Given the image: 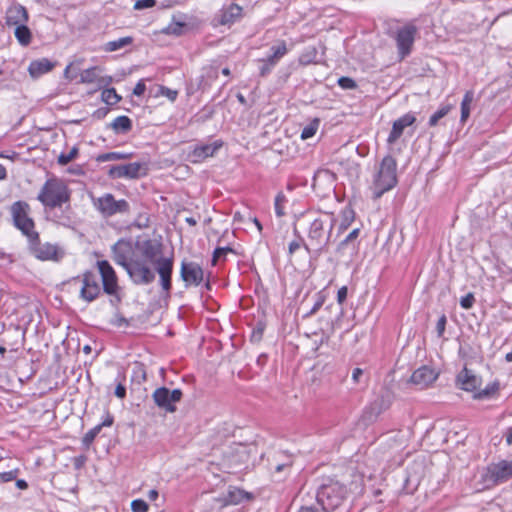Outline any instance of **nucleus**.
Returning <instances> with one entry per match:
<instances>
[{"label": "nucleus", "mask_w": 512, "mask_h": 512, "mask_svg": "<svg viewBox=\"0 0 512 512\" xmlns=\"http://www.w3.org/2000/svg\"><path fill=\"white\" fill-rule=\"evenodd\" d=\"M70 198L71 191L60 178L47 179L37 196V200L49 213L50 219L64 227H70L73 223Z\"/></svg>", "instance_id": "1"}, {"label": "nucleus", "mask_w": 512, "mask_h": 512, "mask_svg": "<svg viewBox=\"0 0 512 512\" xmlns=\"http://www.w3.org/2000/svg\"><path fill=\"white\" fill-rule=\"evenodd\" d=\"M335 222L332 213L321 214L310 222L307 242L303 244L309 253L318 257L327 248Z\"/></svg>", "instance_id": "2"}, {"label": "nucleus", "mask_w": 512, "mask_h": 512, "mask_svg": "<svg viewBox=\"0 0 512 512\" xmlns=\"http://www.w3.org/2000/svg\"><path fill=\"white\" fill-rule=\"evenodd\" d=\"M397 161L391 155H386L379 164L372 182L373 197L380 198L397 185Z\"/></svg>", "instance_id": "3"}, {"label": "nucleus", "mask_w": 512, "mask_h": 512, "mask_svg": "<svg viewBox=\"0 0 512 512\" xmlns=\"http://www.w3.org/2000/svg\"><path fill=\"white\" fill-rule=\"evenodd\" d=\"M347 495L345 485L333 478H326L317 490V502L326 512L339 507Z\"/></svg>", "instance_id": "4"}, {"label": "nucleus", "mask_w": 512, "mask_h": 512, "mask_svg": "<svg viewBox=\"0 0 512 512\" xmlns=\"http://www.w3.org/2000/svg\"><path fill=\"white\" fill-rule=\"evenodd\" d=\"M159 252V247L153 245L150 241L145 242L142 253L145 258L155 264L156 271L159 274L162 290L169 295L172 286L171 278L174 261L172 257H161L156 259Z\"/></svg>", "instance_id": "5"}, {"label": "nucleus", "mask_w": 512, "mask_h": 512, "mask_svg": "<svg viewBox=\"0 0 512 512\" xmlns=\"http://www.w3.org/2000/svg\"><path fill=\"white\" fill-rule=\"evenodd\" d=\"M28 249L35 258L41 261L59 262L65 255L64 250L57 244L42 243L38 233L33 234L28 240Z\"/></svg>", "instance_id": "6"}, {"label": "nucleus", "mask_w": 512, "mask_h": 512, "mask_svg": "<svg viewBox=\"0 0 512 512\" xmlns=\"http://www.w3.org/2000/svg\"><path fill=\"white\" fill-rule=\"evenodd\" d=\"M28 212L29 205L26 202L17 201L11 206L14 225L27 237V240L33 234H37L34 230V221L28 216Z\"/></svg>", "instance_id": "7"}, {"label": "nucleus", "mask_w": 512, "mask_h": 512, "mask_svg": "<svg viewBox=\"0 0 512 512\" xmlns=\"http://www.w3.org/2000/svg\"><path fill=\"white\" fill-rule=\"evenodd\" d=\"M95 208L104 217L116 214H124L129 211V203L124 200H116L111 193H106L94 201Z\"/></svg>", "instance_id": "8"}, {"label": "nucleus", "mask_w": 512, "mask_h": 512, "mask_svg": "<svg viewBox=\"0 0 512 512\" xmlns=\"http://www.w3.org/2000/svg\"><path fill=\"white\" fill-rule=\"evenodd\" d=\"M183 393L180 389L170 391L166 387H159L152 393L155 405L167 413L176 411V403L181 400Z\"/></svg>", "instance_id": "9"}, {"label": "nucleus", "mask_w": 512, "mask_h": 512, "mask_svg": "<svg viewBox=\"0 0 512 512\" xmlns=\"http://www.w3.org/2000/svg\"><path fill=\"white\" fill-rule=\"evenodd\" d=\"M127 266L126 272L134 284L148 285L154 281L155 273L144 260L132 259Z\"/></svg>", "instance_id": "10"}, {"label": "nucleus", "mask_w": 512, "mask_h": 512, "mask_svg": "<svg viewBox=\"0 0 512 512\" xmlns=\"http://www.w3.org/2000/svg\"><path fill=\"white\" fill-rule=\"evenodd\" d=\"M417 32V27L412 23L406 24L396 31L395 41L401 59L411 53Z\"/></svg>", "instance_id": "11"}, {"label": "nucleus", "mask_w": 512, "mask_h": 512, "mask_svg": "<svg viewBox=\"0 0 512 512\" xmlns=\"http://www.w3.org/2000/svg\"><path fill=\"white\" fill-rule=\"evenodd\" d=\"M181 279L185 282V286H199L204 279V271L196 262L183 261L180 269Z\"/></svg>", "instance_id": "12"}, {"label": "nucleus", "mask_w": 512, "mask_h": 512, "mask_svg": "<svg viewBox=\"0 0 512 512\" xmlns=\"http://www.w3.org/2000/svg\"><path fill=\"white\" fill-rule=\"evenodd\" d=\"M97 266L101 275L104 292L108 295L116 294L118 290V282L113 267L106 260L98 261Z\"/></svg>", "instance_id": "13"}, {"label": "nucleus", "mask_w": 512, "mask_h": 512, "mask_svg": "<svg viewBox=\"0 0 512 512\" xmlns=\"http://www.w3.org/2000/svg\"><path fill=\"white\" fill-rule=\"evenodd\" d=\"M143 164L139 162L128 163L124 165H115L111 166L108 175L113 178H129L135 179L140 177L142 174H145L143 171Z\"/></svg>", "instance_id": "14"}, {"label": "nucleus", "mask_w": 512, "mask_h": 512, "mask_svg": "<svg viewBox=\"0 0 512 512\" xmlns=\"http://www.w3.org/2000/svg\"><path fill=\"white\" fill-rule=\"evenodd\" d=\"M100 294V286L98 277L92 272H85L82 278V287L80 289V297L87 301H94Z\"/></svg>", "instance_id": "15"}, {"label": "nucleus", "mask_w": 512, "mask_h": 512, "mask_svg": "<svg viewBox=\"0 0 512 512\" xmlns=\"http://www.w3.org/2000/svg\"><path fill=\"white\" fill-rule=\"evenodd\" d=\"M489 479L494 483H504L512 478V460H502L498 463H493L488 467Z\"/></svg>", "instance_id": "16"}, {"label": "nucleus", "mask_w": 512, "mask_h": 512, "mask_svg": "<svg viewBox=\"0 0 512 512\" xmlns=\"http://www.w3.org/2000/svg\"><path fill=\"white\" fill-rule=\"evenodd\" d=\"M222 146L223 142L221 140H216L209 144L197 145L191 151L189 156L192 162L200 163L208 157H213Z\"/></svg>", "instance_id": "17"}, {"label": "nucleus", "mask_w": 512, "mask_h": 512, "mask_svg": "<svg viewBox=\"0 0 512 512\" xmlns=\"http://www.w3.org/2000/svg\"><path fill=\"white\" fill-rule=\"evenodd\" d=\"M438 377L434 369L428 366H422L415 370L411 375L410 381L419 389H424L432 384Z\"/></svg>", "instance_id": "18"}, {"label": "nucleus", "mask_w": 512, "mask_h": 512, "mask_svg": "<svg viewBox=\"0 0 512 512\" xmlns=\"http://www.w3.org/2000/svg\"><path fill=\"white\" fill-rule=\"evenodd\" d=\"M416 121L413 113L409 112L398 118L393 122L392 129L388 135V144H394L402 135L406 127L411 126Z\"/></svg>", "instance_id": "19"}, {"label": "nucleus", "mask_w": 512, "mask_h": 512, "mask_svg": "<svg viewBox=\"0 0 512 512\" xmlns=\"http://www.w3.org/2000/svg\"><path fill=\"white\" fill-rule=\"evenodd\" d=\"M28 20V12L26 8L20 4H13L6 11L5 21L6 25L9 27L22 25L27 23Z\"/></svg>", "instance_id": "20"}, {"label": "nucleus", "mask_w": 512, "mask_h": 512, "mask_svg": "<svg viewBox=\"0 0 512 512\" xmlns=\"http://www.w3.org/2000/svg\"><path fill=\"white\" fill-rule=\"evenodd\" d=\"M251 448L245 444H234L228 452V458L231 464L241 465L246 463L250 458Z\"/></svg>", "instance_id": "21"}, {"label": "nucleus", "mask_w": 512, "mask_h": 512, "mask_svg": "<svg viewBox=\"0 0 512 512\" xmlns=\"http://www.w3.org/2000/svg\"><path fill=\"white\" fill-rule=\"evenodd\" d=\"M242 7L232 3L227 7H223L220 11V24L231 25L242 18Z\"/></svg>", "instance_id": "22"}, {"label": "nucleus", "mask_w": 512, "mask_h": 512, "mask_svg": "<svg viewBox=\"0 0 512 512\" xmlns=\"http://www.w3.org/2000/svg\"><path fill=\"white\" fill-rule=\"evenodd\" d=\"M457 383L459 387L465 391H474L479 385V379L472 373V371L464 368L457 375Z\"/></svg>", "instance_id": "23"}, {"label": "nucleus", "mask_w": 512, "mask_h": 512, "mask_svg": "<svg viewBox=\"0 0 512 512\" xmlns=\"http://www.w3.org/2000/svg\"><path fill=\"white\" fill-rule=\"evenodd\" d=\"M52 68H53V64L48 59L43 58V59L31 62L28 67V71L32 77L37 78V77L49 72L50 70H52Z\"/></svg>", "instance_id": "24"}, {"label": "nucleus", "mask_w": 512, "mask_h": 512, "mask_svg": "<svg viewBox=\"0 0 512 512\" xmlns=\"http://www.w3.org/2000/svg\"><path fill=\"white\" fill-rule=\"evenodd\" d=\"M250 499L249 493L244 490L233 488L230 489L224 498L225 505H237L244 500Z\"/></svg>", "instance_id": "25"}, {"label": "nucleus", "mask_w": 512, "mask_h": 512, "mask_svg": "<svg viewBox=\"0 0 512 512\" xmlns=\"http://www.w3.org/2000/svg\"><path fill=\"white\" fill-rule=\"evenodd\" d=\"M111 128L115 133H127L132 128V121L128 116L122 115L116 117L111 123Z\"/></svg>", "instance_id": "26"}, {"label": "nucleus", "mask_w": 512, "mask_h": 512, "mask_svg": "<svg viewBox=\"0 0 512 512\" xmlns=\"http://www.w3.org/2000/svg\"><path fill=\"white\" fill-rule=\"evenodd\" d=\"M134 39L131 36H126L119 38L117 40L108 41L104 44L103 50L105 52H114L117 50H120L122 48H125L126 46H129L133 43Z\"/></svg>", "instance_id": "27"}, {"label": "nucleus", "mask_w": 512, "mask_h": 512, "mask_svg": "<svg viewBox=\"0 0 512 512\" xmlns=\"http://www.w3.org/2000/svg\"><path fill=\"white\" fill-rule=\"evenodd\" d=\"M26 24L16 26L14 31L17 41L22 46H28L32 40V33Z\"/></svg>", "instance_id": "28"}, {"label": "nucleus", "mask_w": 512, "mask_h": 512, "mask_svg": "<svg viewBox=\"0 0 512 512\" xmlns=\"http://www.w3.org/2000/svg\"><path fill=\"white\" fill-rule=\"evenodd\" d=\"M270 50L272 54L267 58L270 59L271 64H277L288 52L285 41H279L276 45H273Z\"/></svg>", "instance_id": "29"}, {"label": "nucleus", "mask_w": 512, "mask_h": 512, "mask_svg": "<svg viewBox=\"0 0 512 512\" xmlns=\"http://www.w3.org/2000/svg\"><path fill=\"white\" fill-rule=\"evenodd\" d=\"M474 100V93L472 91H467L464 94V97L461 102V117L460 121L462 123L466 122V120L469 118L470 110H471V104Z\"/></svg>", "instance_id": "30"}, {"label": "nucleus", "mask_w": 512, "mask_h": 512, "mask_svg": "<svg viewBox=\"0 0 512 512\" xmlns=\"http://www.w3.org/2000/svg\"><path fill=\"white\" fill-rule=\"evenodd\" d=\"M500 388L499 382L495 381L488 384L484 389L480 390L474 395L475 399H487L494 396Z\"/></svg>", "instance_id": "31"}, {"label": "nucleus", "mask_w": 512, "mask_h": 512, "mask_svg": "<svg viewBox=\"0 0 512 512\" xmlns=\"http://www.w3.org/2000/svg\"><path fill=\"white\" fill-rule=\"evenodd\" d=\"M98 68L97 67H91L86 70H84L80 75V80L82 83H101L102 80L99 78L97 74Z\"/></svg>", "instance_id": "32"}, {"label": "nucleus", "mask_w": 512, "mask_h": 512, "mask_svg": "<svg viewBox=\"0 0 512 512\" xmlns=\"http://www.w3.org/2000/svg\"><path fill=\"white\" fill-rule=\"evenodd\" d=\"M114 261L127 270V265L132 262V259H128L125 253L121 250V244L117 243L113 246Z\"/></svg>", "instance_id": "33"}, {"label": "nucleus", "mask_w": 512, "mask_h": 512, "mask_svg": "<svg viewBox=\"0 0 512 512\" xmlns=\"http://www.w3.org/2000/svg\"><path fill=\"white\" fill-rule=\"evenodd\" d=\"M452 109L451 105H443L441 106L434 114H432L429 118L428 125L430 127H434L438 124V122L445 117Z\"/></svg>", "instance_id": "34"}, {"label": "nucleus", "mask_w": 512, "mask_h": 512, "mask_svg": "<svg viewBox=\"0 0 512 512\" xmlns=\"http://www.w3.org/2000/svg\"><path fill=\"white\" fill-rule=\"evenodd\" d=\"M320 125V120L318 118H314L309 124H307L301 131V139L307 140L313 137Z\"/></svg>", "instance_id": "35"}, {"label": "nucleus", "mask_w": 512, "mask_h": 512, "mask_svg": "<svg viewBox=\"0 0 512 512\" xmlns=\"http://www.w3.org/2000/svg\"><path fill=\"white\" fill-rule=\"evenodd\" d=\"M130 155L122 152H108L97 156L98 162L117 161L129 158Z\"/></svg>", "instance_id": "36"}, {"label": "nucleus", "mask_w": 512, "mask_h": 512, "mask_svg": "<svg viewBox=\"0 0 512 512\" xmlns=\"http://www.w3.org/2000/svg\"><path fill=\"white\" fill-rule=\"evenodd\" d=\"M101 96L102 100L108 105H115L121 100L114 88L104 89Z\"/></svg>", "instance_id": "37"}, {"label": "nucleus", "mask_w": 512, "mask_h": 512, "mask_svg": "<svg viewBox=\"0 0 512 512\" xmlns=\"http://www.w3.org/2000/svg\"><path fill=\"white\" fill-rule=\"evenodd\" d=\"M185 25L181 22H172L167 25L162 32L167 35H176L179 36L183 33Z\"/></svg>", "instance_id": "38"}, {"label": "nucleus", "mask_w": 512, "mask_h": 512, "mask_svg": "<svg viewBox=\"0 0 512 512\" xmlns=\"http://www.w3.org/2000/svg\"><path fill=\"white\" fill-rule=\"evenodd\" d=\"M286 201H287L286 196L282 192H279L276 195L274 206H275V213L278 217H282L285 215L284 204L286 203Z\"/></svg>", "instance_id": "39"}, {"label": "nucleus", "mask_w": 512, "mask_h": 512, "mask_svg": "<svg viewBox=\"0 0 512 512\" xmlns=\"http://www.w3.org/2000/svg\"><path fill=\"white\" fill-rule=\"evenodd\" d=\"M101 429L102 425H96L95 427L90 429L82 439L83 444L86 447L90 446L94 439L97 437V435L100 433Z\"/></svg>", "instance_id": "40"}, {"label": "nucleus", "mask_w": 512, "mask_h": 512, "mask_svg": "<svg viewBox=\"0 0 512 512\" xmlns=\"http://www.w3.org/2000/svg\"><path fill=\"white\" fill-rule=\"evenodd\" d=\"M156 95L167 97L170 101L174 102L178 96V91L159 85Z\"/></svg>", "instance_id": "41"}, {"label": "nucleus", "mask_w": 512, "mask_h": 512, "mask_svg": "<svg viewBox=\"0 0 512 512\" xmlns=\"http://www.w3.org/2000/svg\"><path fill=\"white\" fill-rule=\"evenodd\" d=\"M78 154V148L74 146L68 153H62L58 157V163L60 165H67L72 160L75 159V157Z\"/></svg>", "instance_id": "42"}, {"label": "nucleus", "mask_w": 512, "mask_h": 512, "mask_svg": "<svg viewBox=\"0 0 512 512\" xmlns=\"http://www.w3.org/2000/svg\"><path fill=\"white\" fill-rule=\"evenodd\" d=\"M354 220V213L351 210L343 211V220L338 227V233L345 231Z\"/></svg>", "instance_id": "43"}, {"label": "nucleus", "mask_w": 512, "mask_h": 512, "mask_svg": "<svg viewBox=\"0 0 512 512\" xmlns=\"http://www.w3.org/2000/svg\"><path fill=\"white\" fill-rule=\"evenodd\" d=\"M337 83L342 89H345V90H352L357 87L355 80H353L350 77H346V76L340 77L338 79Z\"/></svg>", "instance_id": "44"}, {"label": "nucleus", "mask_w": 512, "mask_h": 512, "mask_svg": "<svg viewBox=\"0 0 512 512\" xmlns=\"http://www.w3.org/2000/svg\"><path fill=\"white\" fill-rule=\"evenodd\" d=\"M360 229L354 228L339 244V249H343L346 245L353 243L359 236Z\"/></svg>", "instance_id": "45"}, {"label": "nucleus", "mask_w": 512, "mask_h": 512, "mask_svg": "<svg viewBox=\"0 0 512 512\" xmlns=\"http://www.w3.org/2000/svg\"><path fill=\"white\" fill-rule=\"evenodd\" d=\"M475 303V297L473 293H468L460 299V306L463 309H471Z\"/></svg>", "instance_id": "46"}, {"label": "nucleus", "mask_w": 512, "mask_h": 512, "mask_svg": "<svg viewBox=\"0 0 512 512\" xmlns=\"http://www.w3.org/2000/svg\"><path fill=\"white\" fill-rule=\"evenodd\" d=\"M260 62L262 63V65L259 68V72H260V75L263 77L268 75L272 71V69L277 65V64H271L269 58L261 59Z\"/></svg>", "instance_id": "47"}, {"label": "nucleus", "mask_w": 512, "mask_h": 512, "mask_svg": "<svg viewBox=\"0 0 512 512\" xmlns=\"http://www.w3.org/2000/svg\"><path fill=\"white\" fill-rule=\"evenodd\" d=\"M132 512H147L148 504L142 499H135L131 503Z\"/></svg>", "instance_id": "48"}, {"label": "nucleus", "mask_w": 512, "mask_h": 512, "mask_svg": "<svg viewBox=\"0 0 512 512\" xmlns=\"http://www.w3.org/2000/svg\"><path fill=\"white\" fill-rule=\"evenodd\" d=\"M229 252H232V249L229 247L216 248L213 253V259H212L213 265H215L220 258H222V257L224 258Z\"/></svg>", "instance_id": "49"}, {"label": "nucleus", "mask_w": 512, "mask_h": 512, "mask_svg": "<svg viewBox=\"0 0 512 512\" xmlns=\"http://www.w3.org/2000/svg\"><path fill=\"white\" fill-rule=\"evenodd\" d=\"M19 470L13 469L7 472H1L0 473V481L3 483L10 482L18 476Z\"/></svg>", "instance_id": "50"}, {"label": "nucleus", "mask_w": 512, "mask_h": 512, "mask_svg": "<svg viewBox=\"0 0 512 512\" xmlns=\"http://www.w3.org/2000/svg\"><path fill=\"white\" fill-rule=\"evenodd\" d=\"M446 323H447V318L444 314H442L436 324V331H437L438 337H442L444 335Z\"/></svg>", "instance_id": "51"}, {"label": "nucleus", "mask_w": 512, "mask_h": 512, "mask_svg": "<svg viewBox=\"0 0 512 512\" xmlns=\"http://www.w3.org/2000/svg\"><path fill=\"white\" fill-rule=\"evenodd\" d=\"M324 300H325L324 296L319 293L317 295V300L315 301V303H314L313 307L310 309V311L307 313V316H311V315L315 314L323 305Z\"/></svg>", "instance_id": "52"}, {"label": "nucleus", "mask_w": 512, "mask_h": 512, "mask_svg": "<svg viewBox=\"0 0 512 512\" xmlns=\"http://www.w3.org/2000/svg\"><path fill=\"white\" fill-rule=\"evenodd\" d=\"M364 370L361 368H355L352 371V381L354 384H360L363 382Z\"/></svg>", "instance_id": "53"}, {"label": "nucleus", "mask_w": 512, "mask_h": 512, "mask_svg": "<svg viewBox=\"0 0 512 512\" xmlns=\"http://www.w3.org/2000/svg\"><path fill=\"white\" fill-rule=\"evenodd\" d=\"M156 1L155 0H138L135 5H134V8L137 9V10H141V9H145V8H151L155 5Z\"/></svg>", "instance_id": "54"}, {"label": "nucleus", "mask_w": 512, "mask_h": 512, "mask_svg": "<svg viewBox=\"0 0 512 512\" xmlns=\"http://www.w3.org/2000/svg\"><path fill=\"white\" fill-rule=\"evenodd\" d=\"M146 91V85L144 80H139L133 89V94L136 96H142Z\"/></svg>", "instance_id": "55"}, {"label": "nucleus", "mask_w": 512, "mask_h": 512, "mask_svg": "<svg viewBox=\"0 0 512 512\" xmlns=\"http://www.w3.org/2000/svg\"><path fill=\"white\" fill-rule=\"evenodd\" d=\"M348 289L346 286H342L337 292V302L342 305L347 298Z\"/></svg>", "instance_id": "56"}, {"label": "nucleus", "mask_w": 512, "mask_h": 512, "mask_svg": "<svg viewBox=\"0 0 512 512\" xmlns=\"http://www.w3.org/2000/svg\"><path fill=\"white\" fill-rule=\"evenodd\" d=\"M115 395L120 399L125 398L126 387L123 384L119 383L115 388Z\"/></svg>", "instance_id": "57"}, {"label": "nucleus", "mask_w": 512, "mask_h": 512, "mask_svg": "<svg viewBox=\"0 0 512 512\" xmlns=\"http://www.w3.org/2000/svg\"><path fill=\"white\" fill-rule=\"evenodd\" d=\"M134 375L140 378L142 381L146 380V372L141 365H137L134 368Z\"/></svg>", "instance_id": "58"}, {"label": "nucleus", "mask_w": 512, "mask_h": 512, "mask_svg": "<svg viewBox=\"0 0 512 512\" xmlns=\"http://www.w3.org/2000/svg\"><path fill=\"white\" fill-rule=\"evenodd\" d=\"M301 247V243L299 241H292L289 244V253L293 254L296 250H298Z\"/></svg>", "instance_id": "59"}, {"label": "nucleus", "mask_w": 512, "mask_h": 512, "mask_svg": "<svg viewBox=\"0 0 512 512\" xmlns=\"http://www.w3.org/2000/svg\"><path fill=\"white\" fill-rule=\"evenodd\" d=\"M16 486H17V488H19L21 490H25L28 488L27 482L23 479L16 480Z\"/></svg>", "instance_id": "60"}, {"label": "nucleus", "mask_w": 512, "mask_h": 512, "mask_svg": "<svg viewBox=\"0 0 512 512\" xmlns=\"http://www.w3.org/2000/svg\"><path fill=\"white\" fill-rule=\"evenodd\" d=\"M506 443L507 445H512V426L507 429L506 432Z\"/></svg>", "instance_id": "61"}, {"label": "nucleus", "mask_w": 512, "mask_h": 512, "mask_svg": "<svg viewBox=\"0 0 512 512\" xmlns=\"http://www.w3.org/2000/svg\"><path fill=\"white\" fill-rule=\"evenodd\" d=\"M148 498L151 501H155L158 498V491L155 489H152L148 492Z\"/></svg>", "instance_id": "62"}, {"label": "nucleus", "mask_w": 512, "mask_h": 512, "mask_svg": "<svg viewBox=\"0 0 512 512\" xmlns=\"http://www.w3.org/2000/svg\"><path fill=\"white\" fill-rule=\"evenodd\" d=\"M113 423V419L111 417H108L106 420H104L100 425L103 427H109Z\"/></svg>", "instance_id": "63"}, {"label": "nucleus", "mask_w": 512, "mask_h": 512, "mask_svg": "<svg viewBox=\"0 0 512 512\" xmlns=\"http://www.w3.org/2000/svg\"><path fill=\"white\" fill-rule=\"evenodd\" d=\"M299 512H318L317 509L313 507H302Z\"/></svg>", "instance_id": "64"}]
</instances>
